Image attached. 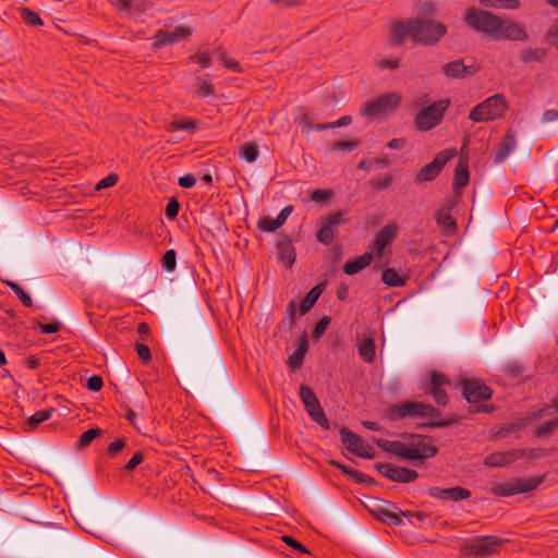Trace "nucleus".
Instances as JSON below:
<instances>
[{"mask_svg":"<svg viewBox=\"0 0 558 558\" xmlns=\"http://www.w3.org/2000/svg\"><path fill=\"white\" fill-rule=\"evenodd\" d=\"M450 99L444 98L424 107L414 118V128L420 132H428L438 126L450 106Z\"/></svg>","mask_w":558,"mask_h":558,"instance_id":"obj_4","label":"nucleus"},{"mask_svg":"<svg viewBox=\"0 0 558 558\" xmlns=\"http://www.w3.org/2000/svg\"><path fill=\"white\" fill-rule=\"evenodd\" d=\"M522 458L519 449H510L502 452H494L485 457L484 464L488 468L507 466Z\"/></svg>","mask_w":558,"mask_h":558,"instance_id":"obj_18","label":"nucleus"},{"mask_svg":"<svg viewBox=\"0 0 558 558\" xmlns=\"http://www.w3.org/2000/svg\"><path fill=\"white\" fill-rule=\"evenodd\" d=\"M375 349L374 338L372 336H365L363 341L359 344L357 352L364 362L372 363L375 360Z\"/></svg>","mask_w":558,"mask_h":558,"instance_id":"obj_31","label":"nucleus"},{"mask_svg":"<svg viewBox=\"0 0 558 558\" xmlns=\"http://www.w3.org/2000/svg\"><path fill=\"white\" fill-rule=\"evenodd\" d=\"M144 452L136 451L133 457L124 464L122 471L133 472L143 461H144Z\"/></svg>","mask_w":558,"mask_h":558,"instance_id":"obj_55","label":"nucleus"},{"mask_svg":"<svg viewBox=\"0 0 558 558\" xmlns=\"http://www.w3.org/2000/svg\"><path fill=\"white\" fill-rule=\"evenodd\" d=\"M331 322V318L327 315L323 316L317 324L314 326L312 330V338L315 340H318L322 338V336L325 333L326 329L328 328L329 324Z\"/></svg>","mask_w":558,"mask_h":558,"instance_id":"obj_50","label":"nucleus"},{"mask_svg":"<svg viewBox=\"0 0 558 558\" xmlns=\"http://www.w3.org/2000/svg\"><path fill=\"white\" fill-rule=\"evenodd\" d=\"M417 478L418 473L415 470L396 465L390 481L405 484L412 483Z\"/></svg>","mask_w":558,"mask_h":558,"instance_id":"obj_32","label":"nucleus"},{"mask_svg":"<svg viewBox=\"0 0 558 558\" xmlns=\"http://www.w3.org/2000/svg\"><path fill=\"white\" fill-rule=\"evenodd\" d=\"M300 399L303 402L304 407L308 403H314L316 400H318L315 391L305 384H302L300 386Z\"/></svg>","mask_w":558,"mask_h":558,"instance_id":"obj_51","label":"nucleus"},{"mask_svg":"<svg viewBox=\"0 0 558 558\" xmlns=\"http://www.w3.org/2000/svg\"><path fill=\"white\" fill-rule=\"evenodd\" d=\"M351 122H352V118L350 116H342L337 121L330 122V123H324V125H319L317 129L318 130L337 129V128L348 126L349 124H351Z\"/></svg>","mask_w":558,"mask_h":558,"instance_id":"obj_59","label":"nucleus"},{"mask_svg":"<svg viewBox=\"0 0 558 558\" xmlns=\"http://www.w3.org/2000/svg\"><path fill=\"white\" fill-rule=\"evenodd\" d=\"M422 401H404L390 404L385 410V417L390 422L404 420L407 417H420L422 412Z\"/></svg>","mask_w":558,"mask_h":558,"instance_id":"obj_14","label":"nucleus"},{"mask_svg":"<svg viewBox=\"0 0 558 558\" xmlns=\"http://www.w3.org/2000/svg\"><path fill=\"white\" fill-rule=\"evenodd\" d=\"M295 122L298 123L299 126H301L302 134H308L312 131H319L317 128L320 124H314L312 122L311 116L307 112L301 113L296 118Z\"/></svg>","mask_w":558,"mask_h":558,"instance_id":"obj_43","label":"nucleus"},{"mask_svg":"<svg viewBox=\"0 0 558 558\" xmlns=\"http://www.w3.org/2000/svg\"><path fill=\"white\" fill-rule=\"evenodd\" d=\"M327 281H320L314 286L304 296L300 304V315H305L316 304L326 288Z\"/></svg>","mask_w":558,"mask_h":558,"instance_id":"obj_24","label":"nucleus"},{"mask_svg":"<svg viewBox=\"0 0 558 558\" xmlns=\"http://www.w3.org/2000/svg\"><path fill=\"white\" fill-rule=\"evenodd\" d=\"M422 412L424 414H420V417H429L433 421H440L441 411L429 403L423 402Z\"/></svg>","mask_w":558,"mask_h":558,"instance_id":"obj_53","label":"nucleus"},{"mask_svg":"<svg viewBox=\"0 0 558 558\" xmlns=\"http://www.w3.org/2000/svg\"><path fill=\"white\" fill-rule=\"evenodd\" d=\"M196 124L197 121L191 118L174 120L167 125V131L172 133L182 130L189 134H193L196 131Z\"/></svg>","mask_w":558,"mask_h":558,"instance_id":"obj_34","label":"nucleus"},{"mask_svg":"<svg viewBox=\"0 0 558 558\" xmlns=\"http://www.w3.org/2000/svg\"><path fill=\"white\" fill-rule=\"evenodd\" d=\"M305 410L308 416L317 423L324 430L330 429V423L323 410L319 400H316L314 403H308L305 405Z\"/></svg>","mask_w":558,"mask_h":558,"instance_id":"obj_27","label":"nucleus"},{"mask_svg":"<svg viewBox=\"0 0 558 558\" xmlns=\"http://www.w3.org/2000/svg\"><path fill=\"white\" fill-rule=\"evenodd\" d=\"M162 269L167 272L174 271L177 267V253L174 250H168L161 257Z\"/></svg>","mask_w":558,"mask_h":558,"instance_id":"obj_46","label":"nucleus"},{"mask_svg":"<svg viewBox=\"0 0 558 558\" xmlns=\"http://www.w3.org/2000/svg\"><path fill=\"white\" fill-rule=\"evenodd\" d=\"M340 436L343 447L351 453L363 459L375 458V449L369 444L365 442L360 435L353 433L348 427L342 426L340 428Z\"/></svg>","mask_w":558,"mask_h":558,"instance_id":"obj_9","label":"nucleus"},{"mask_svg":"<svg viewBox=\"0 0 558 558\" xmlns=\"http://www.w3.org/2000/svg\"><path fill=\"white\" fill-rule=\"evenodd\" d=\"M545 474L527 478L518 477L512 482L496 484L490 490L496 496L510 497L537 489L545 482Z\"/></svg>","mask_w":558,"mask_h":558,"instance_id":"obj_6","label":"nucleus"},{"mask_svg":"<svg viewBox=\"0 0 558 558\" xmlns=\"http://www.w3.org/2000/svg\"><path fill=\"white\" fill-rule=\"evenodd\" d=\"M554 449L546 448H527V449H519V452L522 453V458L526 457L530 460H537L543 457L549 456L554 453Z\"/></svg>","mask_w":558,"mask_h":558,"instance_id":"obj_44","label":"nucleus"},{"mask_svg":"<svg viewBox=\"0 0 558 558\" xmlns=\"http://www.w3.org/2000/svg\"><path fill=\"white\" fill-rule=\"evenodd\" d=\"M240 157L248 163L254 162L258 157V147L255 143H244L240 147Z\"/></svg>","mask_w":558,"mask_h":558,"instance_id":"obj_39","label":"nucleus"},{"mask_svg":"<svg viewBox=\"0 0 558 558\" xmlns=\"http://www.w3.org/2000/svg\"><path fill=\"white\" fill-rule=\"evenodd\" d=\"M428 376L429 380L423 387L425 392L429 393L438 405L446 407L449 403V397L442 387L451 384L449 377L437 371L429 372Z\"/></svg>","mask_w":558,"mask_h":558,"instance_id":"obj_10","label":"nucleus"},{"mask_svg":"<svg viewBox=\"0 0 558 558\" xmlns=\"http://www.w3.org/2000/svg\"><path fill=\"white\" fill-rule=\"evenodd\" d=\"M428 495L441 499L461 501L471 497V490L464 487L456 486L450 488L430 487L428 488Z\"/></svg>","mask_w":558,"mask_h":558,"instance_id":"obj_17","label":"nucleus"},{"mask_svg":"<svg viewBox=\"0 0 558 558\" xmlns=\"http://www.w3.org/2000/svg\"><path fill=\"white\" fill-rule=\"evenodd\" d=\"M328 464L337 468L343 474L348 475L354 483L356 484H365V485H376L377 482L369 475H366L350 465L343 464L336 460H329Z\"/></svg>","mask_w":558,"mask_h":558,"instance_id":"obj_21","label":"nucleus"},{"mask_svg":"<svg viewBox=\"0 0 558 558\" xmlns=\"http://www.w3.org/2000/svg\"><path fill=\"white\" fill-rule=\"evenodd\" d=\"M483 8L517 10L520 7L519 0H478Z\"/></svg>","mask_w":558,"mask_h":558,"instance_id":"obj_35","label":"nucleus"},{"mask_svg":"<svg viewBox=\"0 0 558 558\" xmlns=\"http://www.w3.org/2000/svg\"><path fill=\"white\" fill-rule=\"evenodd\" d=\"M441 70L445 76L461 80L475 75L478 72V66L475 64L466 65L463 59H457L442 65Z\"/></svg>","mask_w":558,"mask_h":558,"instance_id":"obj_16","label":"nucleus"},{"mask_svg":"<svg viewBox=\"0 0 558 558\" xmlns=\"http://www.w3.org/2000/svg\"><path fill=\"white\" fill-rule=\"evenodd\" d=\"M435 11V5L430 1H423L418 4L417 15L415 17L430 19Z\"/></svg>","mask_w":558,"mask_h":558,"instance_id":"obj_57","label":"nucleus"},{"mask_svg":"<svg viewBox=\"0 0 558 558\" xmlns=\"http://www.w3.org/2000/svg\"><path fill=\"white\" fill-rule=\"evenodd\" d=\"M119 181V175L117 173H109L107 177L99 180L95 186L97 191L111 187L116 185Z\"/></svg>","mask_w":558,"mask_h":558,"instance_id":"obj_56","label":"nucleus"},{"mask_svg":"<svg viewBox=\"0 0 558 558\" xmlns=\"http://www.w3.org/2000/svg\"><path fill=\"white\" fill-rule=\"evenodd\" d=\"M556 428H558V418H554L537 427L534 432V435L538 438L546 439L551 436Z\"/></svg>","mask_w":558,"mask_h":558,"instance_id":"obj_45","label":"nucleus"},{"mask_svg":"<svg viewBox=\"0 0 558 558\" xmlns=\"http://www.w3.org/2000/svg\"><path fill=\"white\" fill-rule=\"evenodd\" d=\"M308 350V341L307 335L304 332L300 337L299 347L294 350V352L288 357V365L292 371H296L302 366L305 353Z\"/></svg>","mask_w":558,"mask_h":558,"instance_id":"obj_25","label":"nucleus"},{"mask_svg":"<svg viewBox=\"0 0 558 558\" xmlns=\"http://www.w3.org/2000/svg\"><path fill=\"white\" fill-rule=\"evenodd\" d=\"M195 86V94L199 98H206L215 94V87L208 74L205 76H198Z\"/></svg>","mask_w":558,"mask_h":558,"instance_id":"obj_33","label":"nucleus"},{"mask_svg":"<svg viewBox=\"0 0 558 558\" xmlns=\"http://www.w3.org/2000/svg\"><path fill=\"white\" fill-rule=\"evenodd\" d=\"M372 260L373 255L366 252L356 258L349 259L343 266V271L345 275L353 276L369 266Z\"/></svg>","mask_w":558,"mask_h":558,"instance_id":"obj_26","label":"nucleus"},{"mask_svg":"<svg viewBox=\"0 0 558 558\" xmlns=\"http://www.w3.org/2000/svg\"><path fill=\"white\" fill-rule=\"evenodd\" d=\"M34 328L39 329L41 333H54L62 328V324L59 320H52L49 324H43L38 320H34Z\"/></svg>","mask_w":558,"mask_h":558,"instance_id":"obj_49","label":"nucleus"},{"mask_svg":"<svg viewBox=\"0 0 558 558\" xmlns=\"http://www.w3.org/2000/svg\"><path fill=\"white\" fill-rule=\"evenodd\" d=\"M508 109L505 97L496 94L480 102L471 110L469 119L473 122H487L501 117Z\"/></svg>","mask_w":558,"mask_h":558,"instance_id":"obj_5","label":"nucleus"},{"mask_svg":"<svg viewBox=\"0 0 558 558\" xmlns=\"http://www.w3.org/2000/svg\"><path fill=\"white\" fill-rule=\"evenodd\" d=\"M527 422H529V417H523V418H519L514 422H511L510 424L500 427L496 432L495 436L497 438H505L508 435H510L511 433L519 432L522 428H524L527 425Z\"/></svg>","mask_w":558,"mask_h":558,"instance_id":"obj_37","label":"nucleus"},{"mask_svg":"<svg viewBox=\"0 0 558 558\" xmlns=\"http://www.w3.org/2000/svg\"><path fill=\"white\" fill-rule=\"evenodd\" d=\"M401 438L410 440L409 445L402 441L379 438L376 445L391 454L408 460H425L434 458L438 448L433 444V437L414 433H402Z\"/></svg>","mask_w":558,"mask_h":558,"instance_id":"obj_3","label":"nucleus"},{"mask_svg":"<svg viewBox=\"0 0 558 558\" xmlns=\"http://www.w3.org/2000/svg\"><path fill=\"white\" fill-rule=\"evenodd\" d=\"M257 227L263 232H275L277 229L281 227L278 220L270 217H260L257 221Z\"/></svg>","mask_w":558,"mask_h":558,"instance_id":"obj_47","label":"nucleus"},{"mask_svg":"<svg viewBox=\"0 0 558 558\" xmlns=\"http://www.w3.org/2000/svg\"><path fill=\"white\" fill-rule=\"evenodd\" d=\"M360 145V141L359 140H351V141H338L336 142L332 147H331V150L332 151H341L343 154H350L351 151H353L357 146Z\"/></svg>","mask_w":558,"mask_h":558,"instance_id":"obj_48","label":"nucleus"},{"mask_svg":"<svg viewBox=\"0 0 558 558\" xmlns=\"http://www.w3.org/2000/svg\"><path fill=\"white\" fill-rule=\"evenodd\" d=\"M54 412V408L37 411L31 415L23 424L24 432L35 430L43 422L48 421Z\"/></svg>","mask_w":558,"mask_h":558,"instance_id":"obj_29","label":"nucleus"},{"mask_svg":"<svg viewBox=\"0 0 558 558\" xmlns=\"http://www.w3.org/2000/svg\"><path fill=\"white\" fill-rule=\"evenodd\" d=\"M462 396L469 403H480L493 397V390L478 379L463 378L460 381Z\"/></svg>","mask_w":558,"mask_h":558,"instance_id":"obj_11","label":"nucleus"},{"mask_svg":"<svg viewBox=\"0 0 558 558\" xmlns=\"http://www.w3.org/2000/svg\"><path fill=\"white\" fill-rule=\"evenodd\" d=\"M392 182L391 174L387 173L384 178L380 179H372L371 185L377 191L386 190Z\"/></svg>","mask_w":558,"mask_h":558,"instance_id":"obj_62","label":"nucleus"},{"mask_svg":"<svg viewBox=\"0 0 558 558\" xmlns=\"http://www.w3.org/2000/svg\"><path fill=\"white\" fill-rule=\"evenodd\" d=\"M348 222L342 211H336L328 217L323 218L322 228L316 232L317 242L329 245L338 236V228Z\"/></svg>","mask_w":558,"mask_h":558,"instance_id":"obj_12","label":"nucleus"},{"mask_svg":"<svg viewBox=\"0 0 558 558\" xmlns=\"http://www.w3.org/2000/svg\"><path fill=\"white\" fill-rule=\"evenodd\" d=\"M3 283L8 286L17 296V299L23 303L24 306L32 307L33 300L32 298L22 289L20 284L14 281L4 280Z\"/></svg>","mask_w":558,"mask_h":558,"instance_id":"obj_41","label":"nucleus"},{"mask_svg":"<svg viewBox=\"0 0 558 558\" xmlns=\"http://www.w3.org/2000/svg\"><path fill=\"white\" fill-rule=\"evenodd\" d=\"M104 387L102 377L99 375H92L86 381V388L90 391L97 392Z\"/></svg>","mask_w":558,"mask_h":558,"instance_id":"obj_64","label":"nucleus"},{"mask_svg":"<svg viewBox=\"0 0 558 558\" xmlns=\"http://www.w3.org/2000/svg\"><path fill=\"white\" fill-rule=\"evenodd\" d=\"M395 466V464L389 462H377L374 464V468L388 480L392 478Z\"/></svg>","mask_w":558,"mask_h":558,"instance_id":"obj_60","label":"nucleus"},{"mask_svg":"<svg viewBox=\"0 0 558 558\" xmlns=\"http://www.w3.org/2000/svg\"><path fill=\"white\" fill-rule=\"evenodd\" d=\"M376 515L381 521L390 523V524H393V525H397V526L403 524V521H402L401 517L398 513H396L393 511H390V510H388V509H386L384 507H379L376 510Z\"/></svg>","mask_w":558,"mask_h":558,"instance_id":"obj_40","label":"nucleus"},{"mask_svg":"<svg viewBox=\"0 0 558 558\" xmlns=\"http://www.w3.org/2000/svg\"><path fill=\"white\" fill-rule=\"evenodd\" d=\"M102 430L99 427H94L82 433L77 440V447L80 449L85 448L92 444L97 437L101 436Z\"/></svg>","mask_w":558,"mask_h":558,"instance_id":"obj_42","label":"nucleus"},{"mask_svg":"<svg viewBox=\"0 0 558 558\" xmlns=\"http://www.w3.org/2000/svg\"><path fill=\"white\" fill-rule=\"evenodd\" d=\"M515 148V133L512 130H509L498 145L494 157V162L496 165L504 162L514 151Z\"/></svg>","mask_w":558,"mask_h":558,"instance_id":"obj_20","label":"nucleus"},{"mask_svg":"<svg viewBox=\"0 0 558 558\" xmlns=\"http://www.w3.org/2000/svg\"><path fill=\"white\" fill-rule=\"evenodd\" d=\"M191 61L197 62L203 69L211 65V58L208 51L197 52L190 57Z\"/></svg>","mask_w":558,"mask_h":558,"instance_id":"obj_58","label":"nucleus"},{"mask_svg":"<svg viewBox=\"0 0 558 558\" xmlns=\"http://www.w3.org/2000/svg\"><path fill=\"white\" fill-rule=\"evenodd\" d=\"M381 281L389 287H403L407 280L395 268H387L381 272Z\"/></svg>","mask_w":558,"mask_h":558,"instance_id":"obj_36","label":"nucleus"},{"mask_svg":"<svg viewBox=\"0 0 558 558\" xmlns=\"http://www.w3.org/2000/svg\"><path fill=\"white\" fill-rule=\"evenodd\" d=\"M470 181V171H469V165L468 159L460 157L457 167L454 169V177H453V184L452 189L453 192L459 195L462 192V189L469 184Z\"/></svg>","mask_w":558,"mask_h":558,"instance_id":"obj_22","label":"nucleus"},{"mask_svg":"<svg viewBox=\"0 0 558 558\" xmlns=\"http://www.w3.org/2000/svg\"><path fill=\"white\" fill-rule=\"evenodd\" d=\"M463 21L478 33L488 34L496 40L526 41L529 34L521 22L504 20L500 16L477 8H468Z\"/></svg>","mask_w":558,"mask_h":558,"instance_id":"obj_1","label":"nucleus"},{"mask_svg":"<svg viewBox=\"0 0 558 558\" xmlns=\"http://www.w3.org/2000/svg\"><path fill=\"white\" fill-rule=\"evenodd\" d=\"M401 96L397 93H386L375 99L367 100L363 112L368 117H377L390 110L398 108Z\"/></svg>","mask_w":558,"mask_h":558,"instance_id":"obj_13","label":"nucleus"},{"mask_svg":"<svg viewBox=\"0 0 558 558\" xmlns=\"http://www.w3.org/2000/svg\"><path fill=\"white\" fill-rule=\"evenodd\" d=\"M548 53L546 48H524L520 51L519 58L523 63L544 62Z\"/></svg>","mask_w":558,"mask_h":558,"instance_id":"obj_30","label":"nucleus"},{"mask_svg":"<svg viewBox=\"0 0 558 558\" xmlns=\"http://www.w3.org/2000/svg\"><path fill=\"white\" fill-rule=\"evenodd\" d=\"M179 210H180L179 201L175 197H171L169 199L168 204L166 205L165 215L170 220H174L179 215Z\"/></svg>","mask_w":558,"mask_h":558,"instance_id":"obj_54","label":"nucleus"},{"mask_svg":"<svg viewBox=\"0 0 558 558\" xmlns=\"http://www.w3.org/2000/svg\"><path fill=\"white\" fill-rule=\"evenodd\" d=\"M507 542V539L494 535L476 536L464 544V550L468 555L484 558L499 553Z\"/></svg>","mask_w":558,"mask_h":558,"instance_id":"obj_7","label":"nucleus"},{"mask_svg":"<svg viewBox=\"0 0 558 558\" xmlns=\"http://www.w3.org/2000/svg\"><path fill=\"white\" fill-rule=\"evenodd\" d=\"M447 34V26L432 19L409 17L398 20L391 27L390 45L400 47L408 37L413 45L434 46Z\"/></svg>","mask_w":558,"mask_h":558,"instance_id":"obj_2","label":"nucleus"},{"mask_svg":"<svg viewBox=\"0 0 558 558\" xmlns=\"http://www.w3.org/2000/svg\"><path fill=\"white\" fill-rule=\"evenodd\" d=\"M544 40L551 47L558 49V19L544 34Z\"/></svg>","mask_w":558,"mask_h":558,"instance_id":"obj_52","label":"nucleus"},{"mask_svg":"<svg viewBox=\"0 0 558 558\" xmlns=\"http://www.w3.org/2000/svg\"><path fill=\"white\" fill-rule=\"evenodd\" d=\"M398 235V227L395 223L385 226L376 235L373 244V252L376 256L383 257L384 251Z\"/></svg>","mask_w":558,"mask_h":558,"instance_id":"obj_19","label":"nucleus"},{"mask_svg":"<svg viewBox=\"0 0 558 558\" xmlns=\"http://www.w3.org/2000/svg\"><path fill=\"white\" fill-rule=\"evenodd\" d=\"M456 155L457 150L454 148H447L437 153L429 163L420 169L415 177V183L430 182L435 180L440 174L447 162Z\"/></svg>","mask_w":558,"mask_h":558,"instance_id":"obj_8","label":"nucleus"},{"mask_svg":"<svg viewBox=\"0 0 558 558\" xmlns=\"http://www.w3.org/2000/svg\"><path fill=\"white\" fill-rule=\"evenodd\" d=\"M282 541L289 547L293 548L294 550H298L299 553L310 554V551L306 549V547L302 543H300L298 539H295L294 537H292L290 535L282 536Z\"/></svg>","mask_w":558,"mask_h":558,"instance_id":"obj_63","label":"nucleus"},{"mask_svg":"<svg viewBox=\"0 0 558 558\" xmlns=\"http://www.w3.org/2000/svg\"><path fill=\"white\" fill-rule=\"evenodd\" d=\"M191 33V29L183 26H177L171 32L159 29L153 38V45L155 48H162L168 45H173L182 39L187 38Z\"/></svg>","mask_w":558,"mask_h":558,"instance_id":"obj_15","label":"nucleus"},{"mask_svg":"<svg viewBox=\"0 0 558 558\" xmlns=\"http://www.w3.org/2000/svg\"><path fill=\"white\" fill-rule=\"evenodd\" d=\"M126 447V441L125 439H117L112 442L109 444L108 446V449H107V453L108 456H110L111 458H114L120 451H122L124 448Z\"/></svg>","mask_w":558,"mask_h":558,"instance_id":"obj_61","label":"nucleus"},{"mask_svg":"<svg viewBox=\"0 0 558 558\" xmlns=\"http://www.w3.org/2000/svg\"><path fill=\"white\" fill-rule=\"evenodd\" d=\"M278 259L291 268L296 258V252L291 239L280 240L276 244Z\"/></svg>","mask_w":558,"mask_h":558,"instance_id":"obj_23","label":"nucleus"},{"mask_svg":"<svg viewBox=\"0 0 558 558\" xmlns=\"http://www.w3.org/2000/svg\"><path fill=\"white\" fill-rule=\"evenodd\" d=\"M20 16L23 20V22L29 26H43L44 21L39 16L38 13L31 10L29 8H21L20 9Z\"/></svg>","mask_w":558,"mask_h":558,"instance_id":"obj_38","label":"nucleus"},{"mask_svg":"<svg viewBox=\"0 0 558 558\" xmlns=\"http://www.w3.org/2000/svg\"><path fill=\"white\" fill-rule=\"evenodd\" d=\"M450 210L451 205L444 206L442 208L438 209L435 214L437 225L445 229L447 233H452L457 230V221L451 216Z\"/></svg>","mask_w":558,"mask_h":558,"instance_id":"obj_28","label":"nucleus"}]
</instances>
